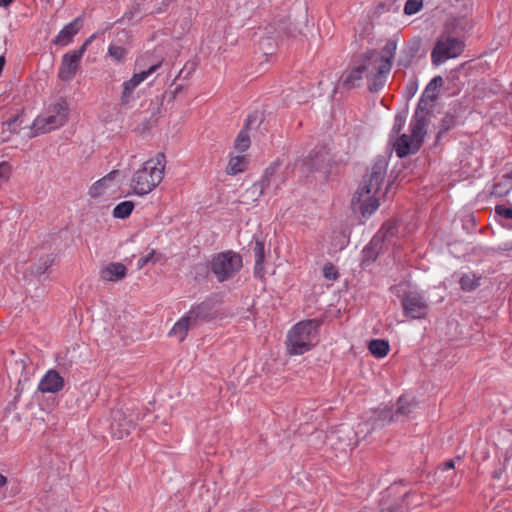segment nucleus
Here are the masks:
<instances>
[{"instance_id": "obj_1", "label": "nucleus", "mask_w": 512, "mask_h": 512, "mask_svg": "<svg viewBox=\"0 0 512 512\" xmlns=\"http://www.w3.org/2000/svg\"><path fill=\"white\" fill-rule=\"evenodd\" d=\"M388 162L385 157H378L364 176L359 188L352 198V207L364 218L371 216L379 207V194L384 183Z\"/></svg>"}, {"instance_id": "obj_2", "label": "nucleus", "mask_w": 512, "mask_h": 512, "mask_svg": "<svg viewBox=\"0 0 512 512\" xmlns=\"http://www.w3.org/2000/svg\"><path fill=\"white\" fill-rule=\"evenodd\" d=\"M165 167L166 158L162 152L145 161L132 175L130 186L133 193L144 196L153 191L162 182Z\"/></svg>"}, {"instance_id": "obj_3", "label": "nucleus", "mask_w": 512, "mask_h": 512, "mask_svg": "<svg viewBox=\"0 0 512 512\" xmlns=\"http://www.w3.org/2000/svg\"><path fill=\"white\" fill-rule=\"evenodd\" d=\"M69 116V105L63 98H57L46 105L30 126V137L57 130L65 125Z\"/></svg>"}, {"instance_id": "obj_4", "label": "nucleus", "mask_w": 512, "mask_h": 512, "mask_svg": "<svg viewBox=\"0 0 512 512\" xmlns=\"http://www.w3.org/2000/svg\"><path fill=\"white\" fill-rule=\"evenodd\" d=\"M320 322L316 319L300 321L295 324L287 335V350L291 355H302L309 351L317 342Z\"/></svg>"}, {"instance_id": "obj_5", "label": "nucleus", "mask_w": 512, "mask_h": 512, "mask_svg": "<svg viewBox=\"0 0 512 512\" xmlns=\"http://www.w3.org/2000/svg\"><path fill=\"white\" fill-rule=\"evenodd\" d=\"M215 316L213 303L204 301L191 307V309L182 316L172 327L169 335L183 341L189 329L196 327L200 323L209 321Z\"/></svg>"}, {"instance_id": "obj_6", "label": "nucleus", "mask_w": 512, "mask_h": 512, "mask_svg": "<svg viewBox=\"0 0 512 512\" xmlns=\"http://www.w3.org/2000/svg\"><path fill=\"white\" fill-rule=\"evenodd\" d=\"M365 79L368 82L369 90L378 92L381 90L391 70V65L383 61L377 51H368L360 58Z\"/></svg>"}, {"instance_id": "obj_7", "label": "nucleus", "mask_w": 512, "mask_h": 512, "mask_svg": "<svg viewBox=\"0 0 512 512\" xmlns=\"http://www.w3.org/2000/svg\"><path fill=\"white\" fill-rule=\"evenodd\" d=\"M391 291L401 299L403 313L406 317L417 320L427 316L429 306L420 292L409 290L405 283L392 286Z\"/></svg>"}, {"instance_id": "obj_8", "label": "nucleus", "mask_w": 512, "mask_h": 512, "mask_svg": "<svg viewBox=\"0 0 512 512\" xmlns=\"http://www.w3.org/2000/svg\"><path fill=\"white\" fill-rule=\"evenodd\" d=\"M427 121L412 117L409 134L400 135L394 143V150L399 158L415 154L420 149L426 135Z\"/></svg>"}, {"instance_id": "obj_9", "label": "nucleus", "mask_w": 512, "mask_h": 512, "mask_svg": "<svg viewBox=\"0 0 512 512\" xmlns=\"http://www.w3.org/2000/svg\"><path fill=\"white\" fill-rule=\"evenodd\" d=\"M242 265L240 254L234 251H225L213 256L210 269L219 282H224L238 273Z\"/></svg>"}, {"instance_id": "obj_10", "label": "nucleus", "mask_w": 512, "mask_h": 512, "mask_svg": "<svg viewBox=\"0 0 512 512\" xmlns=\"http://www.w3.org/2000/svg\"><path fill=\"white\" fill-rule=\"evenodd\" d=\"M442 85L443 78L441 76H435L428 83L419 99L414 117L427 121V116H434L438 112V100Z\"/></svg>"}, {"instance_id": "obj_11", "label": "nucleus", "mask_w": 512, "mask_h": 512, "mask_svg": "<svg viewBox=\"0 0 512 512\" xmlns=\"http://www.w3.org/2000/svg\"><path fill=\"white\" fill-rule=\"evenodd\" d=\"M472 0H450V34H460L472 27Z\"/></svg>"}, {"instance_id": "obj_12", "label": "nucleus", "mask_w": 512, "mask_h": 512, "mask_svg": "<svg viewBox=\"0 0 512 512\" xmlns=\"http://www.w3.org/2000/svg\"><path fill=\"white\" fill-rule=\"evenodd\" d=\"M418 403L414 398L402 396L398 399L396 411L393 413L390 409H381L374 412L375 421L372 428L383 426L387 423L397 421L401 416H408L417 408Z\"/></svg>"}, {"instance_id": "obj_13", "label": "nucleus", "mask_w": 512, "mask_h": 512, "mask_svg": "<svg viewBox=\"0 0 512 512\" xmlns=\"http://www.w3.org/2000/svg\"><path fill=\"white\" fill-rule=\"evenodd\" d=\"M161 66V62L150 66L148 69L134 73L132 77L125 80L121 85V94L119 97V105L127 108L136 100L134 95L137 87L142 84L148 77L155 73Z\"/></svg>"}, {"instance_id": "obj_14", "label": "nucleus", "mask_w": 512, "mask_h": 512, "mask_svg": "<svg viewBox=\"0 0 512 512\" xmlns=\"http://www.w3.org/2000/svg\"><path fill=\"white\" fill-rule=\"evenodd\" d=\"M397 232L398 229L395 222H385L381 229L371 239L368 246L365 248L364 253L366 255L372 256L370 254L371 252L378 253L383 248V246L388 248L391 245H395Z\"/></svg>"}, {"instance_id": "obj_15", "label": "nucleus", "mask_w": 512, "mask_h": 512, "mask_svg": "<svg viewBox=\"0 0 512 512\" xmlns=\"http://www.w3.org/2000/svg\"><path fill=\"white\" fill-rule=\"evenodd\" d=\"M84 53L85 46H81L78 49L69 51L62 56L58 70V77L60 80L69 82L74 78L79 69Z\"/></svg>"}, {"instance_id": "obj_16", "label": "nucleus", "mask_w": 512, "mask_h": 512, "mask_svg": "<svg viewBox=\"0 0 512 512\" xmlns=\"http://www.w3.org/2000/svg\"><path fill=\"white\" fill-rule=\"evenodd\" d=\"M258 183L263 187L265 194L270 191L276 193L284 183V177L280 173V164L275 162L267 167Z\"/></svg>"}, {"instance_id": "obj_17", "label": "nucleus", "mask_w": 512, "mask_h": 512, "mask_svg": "<svg viewBox=\"0 0 512 512\" xmlns=\"http://www.w3.org/2000/svg\"><path fill=\"white\" fill-rule=\"evenodd\" d=\"M111 419V433L117 439H123L133 428V421L127 418V415L121 408L112 410Z\"/></svg>"}, {"instance_id": "obj_18", "label": "nucleus", "mask_w": 512, "mask_h": 512, "mask_svg": "<svg viewBox=\"0 0 512 512\" xmlns=\"http://www.w3.org/2000/svg\"><path fill=\"white\" fill-rule=\"evenodd\" d=\"M64 387V379L55 369L48 370L38 384L42 393H57Z\"/></svg>"}, {"instance_id": "obj_19", "label": "nucleus", "mask_w": 512, "mask_h": 512, "mask_svg": "<svg viewBox=\"0 0 512 512\" xmlns=\"http://www.w3.org/2000/svg\"><path fill=\"white\" fill-rule=\"evenodd\" d=\"M127 273L126 267L119 262H112L100 271V277L104 281L117 282L125 278Z\"/></svg>"}, {"instance_id": "obj_20", "label": "nucleus", "mask_w": 512, "mask_h": 512, "mask_svg": "<svg viewBox=\"0 0 512 512\" xmlns=\"http://www.w3.org/2000/svg\"><path fill=\"white\" fill-rule=\"evenodd\" d=\"M118 175V171L114 170L108 173L103 178L97 180L89 189V195L92 198H98L105 194V192L112 186L116 176Z\"/></svg>"}, {"instance_id": "obj_21", "label": "nucleus", "mask_w": 512, "mask_h": 512, "mask_svg": "<svg viewBox=\"0 0 512 512\" xmlns=\"http://www.w3.org/2000/svg\"><path fill=\"white\" fill-rule=\"evenodd\" d=\"M79 30V20L75 19L72 22L65 25L56 38L54 39V43L60 46L68 45L73 37L78 33Z\"/></svg>"}, {"instance_id": "obj_22", "label": "nucleus", "mask_w": 512, "mask_h": 512, "mask_svg": "<svg viewBox=\"0 0 512 512\" xmlns=\"http://www.w3.org/2000/svg\"><path fill=\"white\" fill-rule=\"evenodd\" d=\"M431 58L434 64L439 65L448 60V35L442 34L432 50Z\"/></svg>"}, {"instance_id": "obj_23", "label": "nucleus", "mask_w": 512, "mask_h": 512, "mask_svg": "<svg viewBox=\"0 0 512 512\" xmlns=\"http://www.w3.org/2000/svg\"><path fill=\"white\" fill-rule=\"evenodd\" d=\"M291 23L288 19L281 18L275 23H270L267 27L268 38L271 37H282L283 35L291 34L290 29Z\"/></svg>"}, {"instance_id": "obj_24", "label": "nucleus", "mask_w": 512, "mask_h": 512, "mask_svg": "<svg viewBox=\"0 0 512 512\" xmlns=\"http://www.w3.org/2000/svg\"><path fill=\"white\" fill-rule=\"evenodd\" d=\"M328 160V153L323 147L311 151L307 159L308 165L315 170H320Z\"/></svg>"}, {"instance_id": "obj_25", "label": "nucleus", "mask_w": 512, "mask_h": 512, "mask_svg": "<svg viewBox=\"0 0 512 512\" xmlns=\"http://www.w3.org/2000/svg\"><path fill=\"white\" fill-rule=\"evenodd\" d=\"M254 257H255V267H254V273L258 277L264 276V269H263V263L265 258V247L264 243L262 241H256L254 248Z\"/></svg>"}, {"instance_id": "obj_26", "label": "nucleus", "mask_w": 512, "mask_h": 512, "mask_svg": "<svg viewBox=\"0 0 512 512\" xmlns=\"http://www.w3.org/2000/svg\"><path fill=\"white\" fill-rule=\"evenodd\" d=\"M389 343L383 339L371 340L368 346L370 353L376 358H383L389 352Z\"/></svg>"}, {"instance_id": "obj_27", "label": "nucleus", "mask_w": 512, "mask_h": 512, "mask_svg": "<svg viewBox=\"0 0 512 512\" xmlns=\"http://www.w3.org/2000/svg\"><path fill=\"white\" fill-rule=\"evenodd\" d=\"M512 190V182L509 177L502 175L493 185L491 194L497 197L506 196Z\"/></svg>"}, {"instance_id": "obj_28", "label": "nucleus", "mask_w": 512, "mask_h": 512, "mask_svg": "<svg viewBox=\"0 0 512 512\" xmlns=\"http://www.w3.org/2000/svg\"><path fill=\"white\" fill-rule=\"evenodd\" d=\"M264 194L263 187L257 181L243 193L242 203L249 204L255 202Z\"/></svg>"}, {"instance_id": "obj_29", "label": "nucleus", "mask_w": 512, "mask_h": 512, "mask_svg": "<svg viewBox=\"0 0 512 512\" xmlns=\"http://www.w3.org/2000/svg\"><path fill=\"white\" fill-rule=\"evenodd\" d=\"M247 163L246 156L231 157L226 171L229 175H236L246 169Z\"/></svg>"}, {"instance_id": "obj_30", "label": "nucleus", "mask_w": 512, "mask_h": 512, "mask_svg": "<svg viewBox=\"0 0 512 512\" xmlns=\"http://www.w3.org/2000/svg\"><path fill=\"white\" fill-rule=\"evenodd\" d=\"M480 279L475 273L469 272L461 276L459 283L464 291H472L480 285Z\"/></svg>"}, {"instance_id": "obj_31", "label": "nucleus", "mask_w": 512, "mask_h": 512, "mask_svg": "<svg viewBox=\"0 0 512 512\" xmlns=\"http://www.w3.org/2000/svg\"><path fill=\"white\" fill-rule=\"evenodd\" d=\"M365 78L364 70L362 69L361 60L351 69L345 79V83L351 86H356L357 83Z\"/></svg>"}, {"instance_id": "obj_32", "label": "nucleus", "mask_w": 512, "mask_h": 512, "mask_svg": "<svg viewBox=\"0 0 512 512\" xmlns=\"http://www.w3.org/2000/svg\"><path fill=\"white\" fill-rule=\"evenodd\" d=\"M108 55L117 64H123L128 55V49L122 46L111 44L108 48Z\"/></svg>"}, {"instance_id": "obj_33", "label": "nucleus", "mask_w": 512, "mask_h": 512, "mask_svg": "<svg viewBox=\"0 0 512 512\" xmlns=\"http://www.w3.org/2000/svg\"><path fill=\"white\" fill-rule=\"evenodd\" d=\"M134 203L132 201H123L113 209V216L117 219H125L132 213Z\"/></svg>"}, {"instance_id": "obj_34", "label": "nucleus", "mask_w": 512, "mask_h": 512, "mask_svg": "<svg viewBox=\"0 0 512 512\" xmlns=\"http://www.w3.org/2000/svg\"><path fill=\"white\" fill-rule=\"evenodd\" d=\"M397 50V42L395 40H388L381 52H378L383 61L388 62L392 66V60Z\"/></svg>"}, {"instance_id": "obj_35", "label": "nucleus", "mask_w": 512, "mask_h": 512, "mask_svg": "<svg viewBox=\"0 0 512 512\" xmlns=\"http://www.w3.org/2000/svg\"><path fill=\"white\" fill-rule=\"evenodd\" d=\"M494 217L504 226V221L512 220V207L506 205H496L494 208Z\"/></svg>"}, {"instance_id": "obj_36", "label": "nucleus", "mask_w": 512, "mask_h": 512, "mask_svg": "<svg viewBox=\"0 0 512 512\" xmlns=\"http://www.w3.org/2000/svg\"><path fill=\"white\" fill-rule=\"evenodd\" d=\"M250 147V137L246 129H242L235 140V149L240 152L246 151Z\"/></svg>"}, {"instance_id": "obj_37", "label": "nucleus", "mask_w": 512, "mask_h": 512, "mask_svg": "<svg viewBox=\"0 0 512 512\" xmlns=\"http://www.w3.org/2000/svg\"><path fill=\"white\" fill-rule=\"evenodd\" d=\"M465 44L461 38L450 36V59L459 56L464 50Z\"/></svg>"}, {"instance_id": "obj_38", "label": "nucleus", "mask_w": 512, "mask_h": 512, "mask_svg": "<svg viewBox=\"0 0 512 512\" xmlns=\"http://www.w3.org/2000/svg\"><path fill=\"white\" fill-rule=\"evenodd\" d=\"M20 116V114H17L12 118L8 119L7 121L3 122L2 130L5 131V129L7 128V130H9L11 133H19L21 124V122H19Z\"/></svg>"}, {"instance_id": "obj_39", "label": "nucleus", "mask_w": 512, "mask_h": 512, "mask_svg": "<svg viewBox=\"0 0 512 512\" xmlns=\"http://www.w3.org/2000/svg\"><path fill=\"white\" fill-rule=\"evenodd\" d=\"M423 7V0H407L404 5V13L406 15H414Z\"/></svg>"}, {"instance_id": "obj_40", "label": "nucleus", "mask_w": 512, "mask_h": 512, "mask_svg": "<svg viewBox=\"0 0 512 512\" xmlns=\"http://www.w3.org/2000/svg\"><path fill=\"white\" fill-rule=\"evenodd\" d=\"M323 275L326 279L331 280V281L336 280L339 276L336 267L331 263H327L324 265Z\"/></svg>"}, {"instance_id": "obj_41", "label": "nucleus", "mask_w": 512, "mask_h": 512, "mask_svg": "<svg viewBox=\"0 0 512 512\" xmlns=\"http://www.w3.org/2000/svg\"><path fill=\"white\" fill-rule=\"evenodd\" d=\"M406 122V116L404 114H396L394 118V124L392 127V134H399L400 131L403 129Z\"/></svg>"}, {"instance_id": "obj_42", "label": "nucleus", "mask_w": 512, "mask_h": 512, "mask_svg": "<svg viewBox=\"0 0 512 512\" xmlns=\"http://www.w3.org/2000/svg\"><path fill=\"white\" fill-rule=\"evenodd\" d=\"M154 256H155V251L151 250L147 255L139 258V260L137 262L138 269L144 268V266L146 264H148L149 262H156V260L154 259Z\"/></svg>"}, {"instance_id": "obj_43", "label": "nucleus", "mask_w": 512, "mask_h": 512, "mask_svg": "<svg viewBox=\"0 0 512 512\" xmlns=\"http://www.w3.org/2000/svg\"><path fill=\"white\" fill-rule=\"evenodd\" d=\"M10 165L6 162L0 164V184L7 181L10 175Z\"/></svg>"}, {"instance_id": "obj_44", "label": "nucleus", "mask_w": 512, "mask_h": 512, "mask_svg": "<svg viewBox=\"0 0 512 512\" xmlns=\"http://www.w3.org/2000/svg\"><path fill=\"white\" fill-rule=\"evenodd\" d=\"M474 225H475V220H474V217L472 215H467L466 216V219L463 223V228L467 231V232H470L472 231V229L474 228Z\"/></svg>"}, {"instance_id": "obj_45", "label": "nucleus", "mask_w": 512, "mask_h": 512, "mask_svg": "<svg viewBox=\"0 0 512 512\" xmlns=\"http://www.w3.org/2000/svg\"><path fill=\"white\" fill-rule=\"evenodd\" d=\"M52 259L50 257H46L45 259H43V267H40L39 269H37V273H44L48 267L52 264Z\"/></svg>"}, {"instance_id": "obj_46", "label": "nucleus", "mask_w": 512, "mask_h": 512, "mask_svg": "<svg viewBox=\"0 0 512 512\" xmlns=\"http://www.w3.org/2000/svg\"><path fill=\"white\" fill-rule=\"evenodd\" d=\"M417 91V86L415 84H412L410 87H408V93L409 96L412 97Z\"/></svg>"}, {"instance_id": "obj_47", "label": "nucleus", "mask_w": 512, "mask_h": 512, "mask_svg": "<svg viewBox=\"0 0 512 512\" xmlns=\"http://www.w3.org/2000/svg\"><path fill=\"white\" fill-rule=\"evenodd\" d=\"M13 0H0V7H7L9 6Z\"/></svg>"}, {"instance_id": "obj_48", "label": "nucleus", "mask_w": 512, "mask_h": 512, "mask_svg": "<svg viewBox=\"0 0 512 512\" xmlns=\"http://www.w3.org/2000/svg\"><path fill=\"white\" fill-rule=\"evenodd\" d=\"M95 38V34L91 35L82 46H85V50L87 49V46L92 42V40Z\"/></svg>"}, {"instance_id": "obj_49", "label": "nucleus", "mask_w": 512, "mask_h": 512, "mask_svg": "<svg viewBox=\"0 0 512 512\" xmlns=\"http://www.w3.org/2000/svg\"><path fill=\"white\" fill-rule=\"evenodd\" d=\"M7 483V478L0 474V487L4 486Z\"/></svg>"}, {"instance_id": "obj_50", "label": "nucleus", "mask_w": 512, "mask_h": 512, "mask_svg": "<svg viewBox=\"0 0 512 512\" xmlns=\"http://www.w3.org/2000/svg\"><path fill=\"white\" fill-rule=\"evenodd\" d=\"M446 117H447V114H445V116L442 118V122H443V124L445 123V119H446ZM444 133H445V127L443 126V129H441V131H440V133H439V134H440V135H443Z\"/></svg>"}, {"instance_id": "obj_51", "label": "nucleus", "mask_w": 512, "mask_h": 512, "mask_svg": "<svg viewBox=\"0 0 512 512\" xmlns=\"http://www.w3.org/2000/svg\"><path fill=\"white\" fill-rule=\"evenodd\" d=\"M505 177H509V180L512 182V170L508 173L504 174Z\"/></svg>"}, {"instance_id": "obj_52", "label": "nucleus", "mask_w": 512, "mask_h": 512, "mask_svg": "<svg viewBox=\"0 0 512 512\" xmlns=\"http://www.w3.org/2000/svg\"><path fill=\"white\" fill-rule=\"evenodd\" d=\"M410 504H411V505H414V506H417V505H419V504H420V502H419V501H414V502H411Z\"/></svg>"}, {"instance_id": "obj_53", "label": "nucleus", "mask_w": 512, "mask_h": 512, "mask_svg": "<svg viewBox=\"0 0 512 512\" xmlns=\"http://www.w3.org/2000/svg\"><path fill=\"white\" fill-rule=\"evenodd\" d=\"M449 467H450V469H453V468H454V462H453L452 460H450Z\"/></svg>"}, {"instance_id": "obj_54", "label": "nucleus", "mask_w": 512, "mask_h": 512, "mask_svg": "<svg viewBox=\"0 0 512 512\" xmlns=\"http://www.w3.org/2000/svg\"><path fill=\"white\" fill-rule=\"evenodd\" d=\"M412 495L406 494V499H409Z\"/></svg>"}]
</instances>
